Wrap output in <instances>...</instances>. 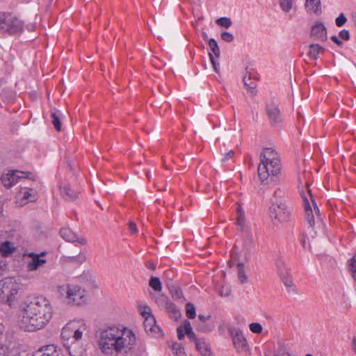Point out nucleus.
<instances>
[{
    "label": "nucleus",
    "instance_id": "nucleus-1",
    "mask_svg": "<svg viewBox=\"0 0 356 356\" xmlns=\"http://www.w3.org/2000/svg\"><path fill=\"white\" fill-rule=\"evenodd\" d=\"M136 344L134 332L123 326H108L100 331L99 347L104 354L123 355L131 353Z\"/></svg>",
    "mask_w": 356,
    "mask_h": 356
},
{
    "label": "nucleus",
    "instance_id": "nucleus-2",
    "mask_svg": "<svg viewBox=\"0 0 356 356\" xmlns=\"http://www.w3.org/2000/svg\"><path fill=\"white\" fill-rule=\"evenodd\" d=\"M20 322L26 331H36L44 327L53 316L49 300L42 296L28 298L20 304Z\"/></svg>",
    "mask_w": 356,
    "mask_h": 356
},
{
    "label": "nucleus",
    "instance_id": "nucleus-3",
    "mask_svg": "<svg viewBox=\"0 0 356 356\" xmlns=\"http://www.w3.org/2000/svg\"><path fill=\"white\" fill-rule=\"evenodd\" d=\"M270 165L273 176L280 172V159L278 154L272 148H264L260 155V163L258 166V176L263 182L269 177L268 166Z\"/></svg>",
    "mask_w": 356,
    "mask_h": 356
},
{
    "label": "nucleus",
    "instance_id": "nucleus-4",
    "mask_svg": "<svg viewBox=\"0 0 356 356\" xmlns=\"http://www.w3.org/2000/svg\"><path fill=\"white\" fill-rule=\"evenodd\" d=\"M57 293L71 306H81L87 302L86 291L77 284H64L57 286Z\"/></svg>",
    "mask_w": 356,
    "mask_h": 356
},
{
    "label": "nucleus",
    "instance_id": "nucleus-5",
    "mask_svg": "<svg viewBox=\"0 0 356 356\" xmlns=\"http://www.w3.org/2000/svg\"><path fill=\"white\" fill-rule=\"evenodd\" d=\"M86 330V325L83 320L70 321L63 328L61 337L64 342L80 340L82 338L83 333Z\"/></svg>",
    "mask_w": 356,
    "mask_h": 356
},
{
    "label": "nucleus",
    "instance_id": "nucleus-6",
    "mask_svg": "<svg viewBox=\"0 0 356 356\" xmlns=\"http://www.w3.org/2000/svg\"><path fill=\"white\" fill-rule=\"evenodd\" d=\"M19 289V284L11 277L0 281V300L11 305L15 300V296Z\"/></svg>",
    "mask_w": 356,
    "mask_h": 356
},
{
    "label": "nucleus",
    "instance_id": "nucleus-7",
    "mask_svg": "<svg viewBox=\"0 0 356 356\" xmlns=\"http://www.w3.org/2000/svg\"><path fill=\"white\" fill-rule=\"evenodd\" d=\"M23 24L10 13H0V31L15 33L22 31Z\"/></svg>",
    "mask_w": 356,
    "mask_h": 356
},
{
    "label": "nucleus",
    "instance_id": "nucleus-8",
    "mask_svg": "<svg viewBox=\"0 0 356 356\" xmlns=\"http://www.w3.org/2000/svg\"><path fill=\"white\" fill-rule=\"evenodd\" d=\"M270 216L275 223L277 221L280 223L286 222L290 220L291 211V208L283 202L273 203L269 209Z\"/></svg>",
    "mask_w": 356,
    "mask_h": 356
},
{
    "label": "nucleus",
    "instance_id": "nucleus-9",
    "mask_svg": "<svg viewBox=\"0 0 356 356\" xmlns=\"http://www.w3.org/2000/svg\"><path fill=\"white\" fill-rule=\"evenodd\" d=\"M276 267L277 273L285 286L293 292L296 291V286L293 282L289 268L286 262L282 259H279L276 261Z\"/></svg>",
    "mask_w": 356,
    "mask_h": 356
},
{
    "label": "nucleus",
    "instance_id": "nucleus-10",
    "mask_svg": "<svg viewBox=\"0 0 356 356\" xmlns=\"http://www.w3.org/2000/svg\"><path fill=\"white\" fill-rule=\"evenodd\" d=\"M184 330H185V333L187 335V337L189 339L194 341V342L195 343L197 349L201 352V354L202 355V356H213L212 353L211 352L210 349H209L207 347H206L204 346V344L201 343L198 341V339L196 338V335L193 332L189 321L185 322Z\"/></svg>",
    "mask_w": 356,
    "mask_h": 356
},
{
    "label": "nucleus",
    "instance_id": "nucleus-11",
    "mask_svg": "<svg viewBox=\"0 0 356 356\" xmlns=\"http://www.w3.org/2000/svg\"><path fill=\"white\" fill-rule=\"evenodd\" d=\"M233 343L237 351H245L248 349L247 341L242 331L239 329L232 327L229 329Z\"/></svg>",
    "mask_w": 356,
    "mask_h": 356
},
{
    "label": "nucleus",
    "instance_id": "nucleus-12",
    "mask_svg": "<svg viewBox=\"0 0 356 356\" xmlns=\"http://www.w3.org/2000/svg\"><path fill=\"white\" fill-rule=\"evenodd\" d=\"M302 198L305 201V217L306 220L309 225V226L313 227L315 223V215L317 217V219L320 220V211L318 208L316 202L312 200V204L314 207V209H312V207L309 205V203L307 199V197L302 195Z\"/></svg>",
    "mask_w": 356,
    "mask_h": 356
},
{
    "label": "nucleus",
    "instance_id": "nucleus-13",
    "mask_svg": "<svg viewBox=\"0 0 356 356\" xmlns=\"http://www.w3.org/2000/svg\"><path fill=\"white\" fill-rule=\"evenodd\" d=\"M26 176H28V172L16 170L2 175L1 181L6 188H9Z\"/></svg>",
    "mask_w": 356,
    "mask_h": 356
},
{
    "label": "nucleus",
    "instance_id": "nucleus-14",
    "mask_svg": "<svg viewBox=\"0 0 356 356\" xmlns=\"http://www.w3.org/2000/svg\"><path fill=\"white\" fill-rule=\"evenodd\" d=\"M266 111L271 124L275 126L281 123L282 118L280 109L277 105L273 103L268 104Z\"/></svg>",
    "mask_w": 356,
    "mask_h": 356
},
{
    "label": "nucleus",
    "instance_id": "nucleus-15",
    "mask_svg": "<svg viewBox=\"0 0 356 356\" xmlns=\"http://www.w3.org/2000/svg\"><path fill=\"white\" fill-rule=\"evenodd\" d=\"M44 254V252H42L41 254L29 253L28 257H31V260L27 264L28 270L29 271H34L42 266L47 262L46 259L41 258Z\"/></svg>",
    "mask_w": 356,
    "mask_h": 356
},
{
    "label": "nucleus",
    "instance_id": "nucleus-16",
    "mask_svg": "<svg viewBox=\"0 0 356 356\" xmlns=\"http://www.w3.org/2000/svg\"><path fill=\"white\" fill-rule=\"evenodd\" d=\"M60 234L61 237L69 242H76L77 241L81 245H86L87 241L84 238H79L77 235L73 232L70 228L64 227L60 230Z\"/></svg>",
    "mask_w": 356,
    "mask_h": 356
},
{
    "label": "nucleus",
    "instance_id": "nucleus-17",
    "mask_svg": "<svg viewBox=\"0 0 356 356\" xmlns=\"http://www.w3.org/2000/svg\"><path fill=\"white\" fill-rule=\"evenodd\" d=\"M311 36L314 40L325 41L327 40L326 28L321 22H316L311 29Z\"/></svg>",
    "mask_w": 356,
    "mask_h": 356
},
{
    "label": "nucleus",
    "instance_id": "nucleus-18",
    "mask_svg": "<svg viewBox=\"0 0 356 356\" xmlns=\"http://www.w3.org/2000/svg\"><path fill=\"white\" fill-rule=\"evenodd\" d=\"M79 340L63 342L64 346L71 356H83L85 348L79 343Z\"/></svg>",
    "mask_w": 356,
    "mask_h": 356
},
{
    "label": "nucleus",
    "instance_id": "nucleus-19",
    "mask_svg": "<svg viewBox=\"0 0 356 356\" xmlns=\"http://www.w3.org/2000/svg\"><path fill=\"white\" fill-rule=\"evenodd\" d=\"M145 330L147 332L155 334L156 337L162 335L161 327L156 325V321L153 316L147 317L144 321Z\"/></svg>",
    "mask_w": 356,
    "mask_h": 356
},
{
    "label": "nucleus",
    "instance_id": "nucleus-20",
    "mask_svg": "<svg viewBox=\"0 0 356 356\" xmlns=\"http://www.w3.org/2000/svg\"><path fill=\"white\" fill-rule=\"evenodd\" d=\"M32 356H58V353L56 347L54 344H49L40 348Z\"/></svg>",
    "mask_w": 356,
    "mask_h": 356
},
{
    "label": "nucleus",
    "instance_id": "nucleus-21",
    "mask_svg": "<svg viewBox=\"0 0 356 356\" xmlns=\"http://www.w3.org/2000/svg\"><path fill=\"white\" fill-rule=\"evenodd\" d=\"M60 192L63 197L68 201L75 200L78 197V192L72 189L69 185L61 186Z\"/></svg>",
    "mask_w": 356,
    "mask_h": 356
},
{
    "label": "nucleus",
    "instance_id": "nucleus-22",
    "mask_svg": "<svg viewBox=\"0 0 356 356\" xmlns=\"http://www.w3.org/2000/svg\"><path fill=\"white\" fill-rule=\"evenodd\" d=\"M236 212H237V218H236V223L238 226V229L241 231H243L247 228H249L248 226L245 224V215L244 212L242 210V208L241 205H238L236 208Z\"/></svg>",
    "mask_w": 356,
    "mask_h": 356
},
{
    "label": "nucleus",
    "instance_id": "nucleus-23",
    "mask_svg": "<svg viewBox=\"0 0 356 356\" xmlns=\"http://www.w3.org/2000/svg\"><path fill=\"white\" fill-rule=\"evenodd\" d=\"M305 6L314 13H321V0H306Z\"/></svg>",
    "mask_w": 356,
    "mask_h": 356
},
{
    "label": "nucleus",
    "instance_id": "nucleus-24",
    "mask_svg": "<svg viewBox=\"0 0 356 356\" xmlns=\"http://www.w3.org/2000/svg\"><path fill=\"white\" fill-rule=\"evenodd\" d=\"M309 49L308 56L314 60L318 58V54L324 51V49L317 44H311Z\"/></svg>",
    "mask_w": 356,
    "mask_h": 356
},
{
    "label": "nucleus",
    "instance_id": "nucleus-25",
    "mask_svg": "<svg viewBox=\"0 0 356 356\" xmlns=\"http://www.w3.org/2000/svg\"><path fill=\"white\" fill-rule=\"evenodd\" d=\"M15 250V247L10 241H5L0 245V254L3 257H8Z\"/></svg>",
    "mask_w": 356,
    "mask_h": 356
},
{
    "label": "nucleus",
    "instance_id": "nucleus-26",
    "mask_svg": "<svg viewBox=\"0 0 356 356\" xmlns=\"http://www.w3.org/2000/svg\"><path fill=\"white\" fill-rule=\"evenodd\" d=\"M60 112L59 111L56 110L51 113V122L54 126V128L57 131H60L61 129V122L60 120Z\"/></svg>",
    "mask_w": 356,
    "mask_h": 356
},
{
    "label": "nucleus",
    "instance_id": "nucleus-27",
    "mask_svg": "<svg viewBox=\"0 0 356 356\" xmlns=\"http://www.w3.org/2000/svg\"><path fill=\"white\" fill-rule=\"evenodd\" d=\"M243 232H245L243 247L246 249L254 245V239L252 234L250 232L249 228L245 229Z\"/></svg>",
    "mask_w": 356,
    "mask_h": 356
},
{
    "label": "nucleus",
    "instance_id": "nucleus-28",
    "mask_svg": "<svg viewBox=\"0 0 356 356\" xmlns=\"http://www.w3.org/2000/svg\"><path fill=\"white\" fill-rule=\"evenodd\" d=\"M243 83H244V85L245 86L249 89L250 90V92L252 94V95H255V88L257 86V84H256V82L254 81H252V78L250 76H249L248 78H247L246 76H245L243 78Z\"/></svg>",
    "mask_w": 356,
    "mask_h": 356
},
{
    "label": "nucleus",
    "instance_id": "nucleus-29",
    "mask_svg": "<svg viewBox=\"0 0 356 356\" xmlns=\"http://www.w3.org/2000/svg\"><path fill=\"white\" fill-rule=\"evenodd\" d=\"M348 270L351 273L352 277L356 280V252L348 261Z\"/></svg>",
    "mask_w": 356,
    "mask_h": 356
},
{
    "label": "nucleus",
    "instance_id": "nucleus-30",
    "mask_svg": "<svg viewBox=\"0 0 356 356\" xmlns=\"http://www.w3.org/2000/svg\"><path fill=\"white\" fill-rule=\"evenodd\" d=\"M265 356H269L265 355ZM273 356H292L283 344L280 343L277 348L274 350Z\"/></svg>",
    "mask_w": 356,
    "mask_h": 356
},
{
    "label": "nucleus",
    "instance_id": "nucleus-31",
    "mask_svg": "<svg viewBox=\"0 0 356 356\" xmlns=\"http://www.w3.org/2000/svg\"><path fill=\"white\" fill-rule=\"evenodd\" d=\"M149 285L156 291H161L162 289L161 282L160 280L156 277H151Z\"/></svg>",
    "mask_w": 356,
    "mask_h": 356
},
{
    "label": "nucleus",
    "instance_id": "nucleus-32",
    "mask_svg": "<svg viewBox=\"0 0 356 356\" xmlns=\"http://www.w3.org/2000/svg\"><path fill=\"white\" fill-rule=\"evenodd\" d=\"M172 350L173 351L174 356H186L184 348L179 343H174L172 346Z\"/></svg>",
    "mask_w": 356,
    "mask_h": 356
},
{
    "label": "nucleus",
    "instance_id": "nucleus-33",
    "mask_svg": "<svg viewBox=\"0 0 356 356\" xmlns=\"http://www.w3.org/2000/svg\"><path fill=\"white\" fill-rule=\"evenodd\" d=\"M238 278L241 283L243 284L247 282V276L245 273L244 266L243 264H238Z\"/></svg>",
    "mask_w": 356,
    "mask_h": 356
},
{
    "label": "nucleus",
    "instance_id": "nucleus-34",
    "mask_svg": "<svg viewBox=\"0 0 356 356\" xmlns=\"http://www.w3.org/2000/svg\"><path fill=\"white\" fill-rule=\"evenodd\" d=\"M186 316L188 318L193 319L195 318V308L193 304L187 303L186 305Z\"/></svg>",
    "mask_w": 356,
    "mask_h": 356
},
{
    "label": "nucleus",
    "instance_id": "nucleus-35",
    "mask_svg": "<svg viewBox=\"0 0 356 356\" xmlns=\"http://www.w3.org/2000/svg\"><path fill=\"white\" fill-rule=\"evenodd\" d=\"M209 45L214 55L218 58L220 56V49L216 41L214 39L211 38L209 40Z\"/></svg>",
    "mask_w": 356,
    "mask_h": 356
},
{
    "label": "nucleus",
    "instance_id": "nucleus-36",
    "mask_svg": "<svg viewBox=\"0 0 356 356\" xmlns=\"http://www.w3.org/2000/svg\"><path fill=\"white\" fill-rule=\"evenodd\" d=\"M280 5L284 12H289L292 8V0H280Z\"/></svg>",
    "mask_w": 356,
    "mask_h": 356
},
{
    "label": "nucleus",
    "instance_id": "nucleus-37",
    "mask_svg": "<svg viewBox=\"0 0 356 356\" xmlns=\"http://www.w3.org/2000/svg\"><path fill=\"white\" fill-rule=\"evenodd\" d=\"M216 23L225 28H229L232 25L231 19L227 17H220L216 20Z\"/></svg>",
    "mask_w": 356,
    "mask_h": 356
},
{
    "label": "nucleus",
    "instance_id": "nucleus-38",
    "mask_svg": "<svg viewBox=\"0 0 356 356\" xmlns=\"http://www.w3.org/2000/svg\"><path fill=\"white\" fill-rule=\"evenodd\" d=\"M250 330L256 334H259L262 332V326L259 323H252L250 324Z\"/></svg>",
    "mask_w": 356,
    "mask_h": 356
},
{
    "label": "nucleus",
    "instance_id": "nucleus-39",
    "mask_svg": "<svg viewBox=\"0 0 356 356\" xmlns=\"http://www.w3.org/2000/svg\"><path fill=\"white\" fill-rule=\"evenodd\" d=\"M33 190L26 191L24 192L23 199L30 202H34L36 200L35 195L33 193Z\"/></svg>",
    "mask_w": 356,
    "mask_h": 356
},
{
    "label": "nucleus",
    "instance_id": "nucleus-40",
    "mask_svg": "<svg viewBox=\"0 0 356 356\" xmlns=\"http://www.w3.org/2000/svg\"><path fill=\"white\" fill-rule=\"evenodd\" d=\"M170 292L173 298L179 299L181 298V292L179 288L172 286Z\"/></svg>",
    "mask_w": 356,
    "mask_h": 356
},
{
    "label": "nucleus",
    "instance_id": "nucleus-41",
    "mask_svg": "<svg viewBox=\"0 0 356 356\" xmlns=\"http://www.w3.org/2000/svg\"><path fill=\"white\" fill-rule=\"evenodd\" d=\"M165 309L169 312H172L173 314H177L179 313V311L178 309H177V307L175 305L174 303H172V302L169 301V302H168L165 306Z\"/></svg>",
    "mask_w": 356,
    "mask_h": 356
},
{
    "label": "nucleus",
    "instance_id": "nucleus-42",
    "mask_svg": "<svg viewBox=\"0 0 356 356\" xmlns=\"http://www.w3.org/2000/svg\"><path fill=\"white\" fill-rule=\"evenodd\" d=\"M221 38L225 42H231L234 40V35L229 32L225 31L221 33Z\"/></svg>",
    "mask_w": 356,
    "mask_h": 356
},
{
    "label": "nucleus",
    "instance_id": "nucleus-43",
    "mask_svg": "<svg viewBox=\"0 0 356 356\" xmlns=\"http://www.w3.org/2000/svg\"><path fill=\"white\" fill-rule=\"evenodd\" d=\"M346 21H347L346 17H345V15L343 13H341L336 19L335 23L337 26L341 27L346 22Z\"/></svg>",
    "mask_w": 356,
    "mask_h": 356
},
{
    "label": "nucleus",
    "instance_id": "nucleus-44",
    "mask_svg": "<svg viewBox=\"0 0 356 356\" xmlns=\"http://www.w3.org/2000/svg\"><path fill=\"white\" fill-rule=\"evenodd\" d=\"M234 152L233 150H230L228 152L225 153L223 157L221 159L222 163H225L228 161L230 159H232L234 156Z\"/></svg>",
    "mask_w": 356,
    "mask_h": 356
},
{
    "label": "nucleus",
    "instance_id": "nucleus-45",
    "mask_svg": "<svg viewBox=\"0 0 356 356\" xmlns=\"http://www.w3.org/2000/svg\"><path fill=\"white\" fill-rule=\"evenodd\" d=\"M219 293L221 296L227 297L230 294L231 289L229 286H223Z\"/></svg>",
    "mask_w": 356,
    "mask_h": 356
},
{
    "label": "nucleus",
    "instance_id": "nucleus-46",
    "mask_svg": "<svg viewBox=\"0 0 356 356\" xmlns=\"http://www.w3.org/2000/svg\"><path fill=\"white\" fill-rule=\"evenodd\" d=\"M157 301L159 303L163 305L165 307V305L168 302H169L170 300L166 296L161 294V295L159 296V297L157 298Z\"/></svg>",
    "mask_w": 356,
    "mask_h": 356
},
{
    "label": "nucleus",
    "instance_id": "nucleus-47",
    "mask_svg": "<svg viewBox=\"0 0 356 356\" xmlns=\"http://www.w3.org/2000/svg\"><path fill=\"white\" fill-rule=\"evenodd\" d=\"M339 36L344 40H348L350 39L349 32L346 29H343L339 32Z\"/></svg>",
    "mask_w": 356,
    "mask_h": 356
},
{
    "label": "nucleus",
    "instance_id": "nucleus-48",
    "mask_svg": "<svg viewBox=\"0 0 356 356\" xmlns=\"http://www.w3.org/2000/svg\"><path fill=\"white\" fill-rule=\"evenodd\" d=\"M209 58H210V60H211V62L212 63V65H213V67L214 70L216 72H218V66L219 65V64L216 63V62L214 60V57H213V54L211 53H209Z\"/></svg>",
    "mask_w": 356,
    "mask_h": 356
},
{
    "label": "nucleus",
    "instance_id": "nucleus-49",
    "mask_svg": "<svg viewBox=\"0 0 356 356\" xmlns=\"http://www.w3.org/2000/svg\"><path fill=\"white\" fill-rule=\"evenodd\" d=\"M129 229L133 234H136L138 232L136 225L134 222H129Z\"/></svg>",
    "mask_w": 356,
    "mask_h": 356
},
{
    "label": "nucleus",
    "instance_id": "nucleus-50",
    "mask_svg": "<svg viewBox=\"0 0 356 356\" xmlns=\"http://www.w3.org/2000/svg\"><path fill=\"white\" fill-rule=\"evenodd\" d=\"M331 40L339 47L343 45V42L336 35L331 36Z\"/></svg>",
    "mask_w": 356,
    "mask_h": 356
},
{
    "label": "nucleus",
    "instance_id": "nucleus-51",
    "mask_svg": "<svg viewBox=\"0 0 356 356\" xmlns=\"http://www.w3.org/2000/svg\"><path fill=\"white\" fill-rule=\"evenodd\" d=\"M198 318L199 320L202 322V323H205L207 321L209 320L211 318V316L210 315H208V316H204V315H202V314H199L198 316Z\"/></svg>",
    "mask_w": 356,
    "mask_h": 356
},
{
    "label": "nucleus",
    "instance_id": "nucleus-52",
    "mask_svg": "<svg viewBox=\"0 0 356 356\" xmlns=\"http://www.w3.org/2000/svg\"><path fill=\"white\" fill-rule=\"evenodd\" d=\"M177 337L179 340H181L184 338V333L181 327L177 328Z\"/></svg>",
    "mask_w": 356,
    "mask_h": 356
},
{
    "label": "nucleus",
    "instance_id": "nucleus-53",
    "mask_svg": "<svg viewBox=\"0 0 356 356\" xmlns=\"http://www.w3.org/2000/svg\"><path fill=\"white\" fill-rule=\"evenodd\" d=\"M198 330L202 332H210L212 330V327H206L204 325H200L198 326Z\"/></svg>",
    "mask_w": 356,
    "mask_h": 356
},
{
    "label": "nucleus",
    "instance_id": "nucleus-54",
    "mask_svg": "<svg viewBox=\"0 0 356 356\" xmlns=\"http://www.w3.org/2000/svg\"><path fill=\"white\" fill-rule=\"evenodd\" d=\"M146 266L149 268V269H152V270H154L156 268V264L153 262H151V261H147V264H146Z\"/></svg>",
    "mask_w": 356,
    "mask_h": 356
},
{
    "label": "nucleus",
    "instance_id": "nucleus-55",
    "mask_svg": "<svg viewBox=\"0 0 356 356\" xmlns=\"http://www.w3.org/2000/svg\"><path fill=\"white\" fill-rule=\"evenodd\" d=\"M79 259L81 262L84 261L86 260V256L83 254H80L79 256Z\"/></svg>",
    "mask_w": 356,
    "mask_h": 356
},
{
    "label": "nucleus",
    "instance_id": "nucleus-56",
    "mask_svg": "<svg viewBox=\"0 0 356 356\" xmlns=\"http://www.w3.org/2000/svg\"><path fill=\"white\" fill-rule=\"evenodd\" d=\"M282 194V192L280 189H278L277 191H275V195H281Z\"/></svg>",
    "mask_w": 356,
    "mask_h": 356
},
{
    "label": "nucleus",
    "instance_id": "nucleus-57",
    "mask_svg": "<svg viewBox=\"0 0 356 356\" xmlns=\"http://www.w3.org/2000/svg\"><path fill=\"white\" fill-rule=\"evenodd\" d=\"M353 345L354 346V350L356 352V337L353 338Z\"/></svg>",
    "mask_w": 356,
    "mask_h": 356
},
{
    "label": "nucleus",
    "instance_id": "nucleus-58",
    "mask_svg": "<svg viewBox=\"0 0 356 356\" xmlns=\"http://www.w3.org/2000/svg\"><path fill=\"white\" fill-rule=\"evenodd\" d=\"M6 266L5 264V262L4 261H1L0 262V269H3V268Z\"/></svg>",
    "mask_w": 356,
    "mask_h": 356
},
{
    "label": "nucleus",
    "instance_id": "nucleus-59",
    "mask_svg": "<svg viewBox=\"0 0 356 356\" xmlns=\"http://www.w3.org/2000/svg\"><path fill=\"white\" fill-rule=\"evenodd\" d=\"M202 36H203L204 39L207 40L208 35L206 33H203Z\"/></svg>",
    "mask_w": 356,
    "mask_h": 356
},
{
    "label": "nucleus",
    "instance_id": "nucleus-60",
    "mask_svg": "<svg viewBox=\"0 0 356 356\" xmlns=\"http://www.w3.org/2000/svg\"><path fill=\"white\" fill-rule=\"evenodd\" d=\"M268 172L269 173V176H270V175H272V173H271V172H270V169H271L270 165H268Z\"/></svg>",
    "mask_w": 356,
    "mask_h": 356
},
{
    "label": "nucleus",
    "instance_id": "nucleus-61",
    "mask_svg": "<svg viewBox=\"0 0 356 356\" xmlns=\"http://www.w3.org/2000/svg\"><path fill=\"white\" fill-rule=\"evenodd\" d=\"M307 192L310 195V196L312 197L311 190L308 187H307Z\"/></svg>",
    "mask_w": 356,
    "mask_h": 356
},
{
    "label": "nucleus",
    "instance_id": "nucleus-62",
    "mask_svg": "<svg viewBox=\"0 0 356 356\" xmlns=\"http://www.w3.org/2000/svg\"><path fill=\"white\" fill-rule=\"evenodd\" d=\"M305 356H313V355L311 354H307Z\"/></svg>",
    "mask_w": 356,
    "mask_h": 356
}]
</instances>
